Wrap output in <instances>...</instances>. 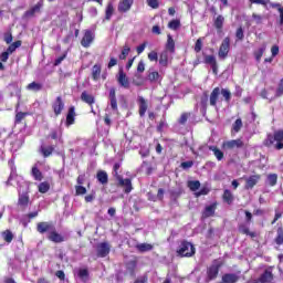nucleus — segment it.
Masks as SVG:
<instances>
[{"label": "nucleus", "instance_id": "nucleus-62", "mask_svg": "<svg viewBox=\"0 0 283 283\" xmlns=\"http://www.w3.org/2000/svg\"><path fill=\"white\" fill-rule=\"evenodd\" d=\"M180 167L181 169H191V167H193V160L182 161Z\"/></svg>", "mask_w": 283, "mask_h": 283}, {"label": "nucleus", "instance_id": "nucleus-9", "mask_svg": "<svg viewBox=\"0 0 283 283\" xmlns=\"http://www.w3.org/2000/svg\"><path fill=\"white\" fill-rule=\"evenodd\" d=\"M238 231H239V233H241V235H249V238H251V240H255V238H258V232L251 231L249 229V224L245 222L238 224Z\"/></svg>", "mask_w": 283, "mask_h": 283}, {"label": "nucleus", "instance_id": "nucleus-44", "mask_svg": "<svg viewBox=\"0 0 283 283\" xmlns=\"http://www.w3.org/2000/svg\"><path fill=\"white\" fill-rule=\"evenodd\" d=\"M109 255V249H99L97 250L96 256H93V260H98V258H107Z\"/></svg>", "mask_w": 283, "mask_h": 283}, {"label": "nucleus", "instance_id": "nucleus-59", "mask_svg": "<svg viewBox=\"0 0 283 283\" xmlns=\"http://www.w3.org/2000/svg\"><path fill=\"white\" fill-rule=\"evenodd\" d=\"M3 238L7 242H12V240L14 239V234H12V232L10 230H7L3 233Z\"/></svg>", "mask_w": 283, "mask_h": 283}, {"label": "nucleus", "instance_id": "nucleus-22", "mask_svg": "<svg viewBox=\"0 0 283 283\" xmlns=\"http://www.w3.org/2000/svg\"><path fill=\"white\" fill-rule=\"evenodd\" d=\"M216 209H218V203L214 202L210 206H207L202 212V218H211L216 216Z\"/></svg>", "mask_w": 283, "mask_h": 283}, {"label": "nucleus", "instance_id": "nucleus-45", "mask_svg": "<svg viewBox=\"0 0 283 283\" xmlns=\"http://www.w3.org/2000/svg\"><path fill=\"white\" fill-rule=\"evenodd\" d=\"M271 8H276L280 12V25H283V7L280 3H271Z\"/></svg>", "mask_w": 283, "mask_h": 283}, {"label": "nucleus", "instance_id": "nucleus-33", "mask_svg": "<svg viewBox=\"0 0 283 283\" xmlns=\"http://www.w3.org/2000/svg\"><path fill=\"white\" fill-rule=\"evenodd\" d=\"M27 90L29 92H41V90H43V84L39 82H31L27 85Z\"/></svg>", "mask_w": 283, "mask_h": 283}, {"label": "nucleus", "instance_id": "nucleus-34", "mask_svg": "<svg viewBox=\"0 0 283 283\" xmlns=\"http://www.w3.org/2000/svg\"><path fill=\"white\" fill-rule=\"evenodd\" d=\"M213 25L218 32H222V28H224V18L222 15H218L214 19Z\"/></svg>", "mask_w": 283, "mask_h": 283}, {"label": "nucleus", "instance_id": "nucleus-25", "mask_svg": "<svg viewBox=\"0 0 283 283\" xmlns=\"http://www.w3.org/2000/svg\"><path fill=\"white\" fill-rule=\"evenodd\" d=\"M196 255V249H179L177 250L178 258H193Z\"/></svg>", "mask_w": 283, "mask_h": 283}, {"label": "nucleus", "instance_id": "nucleus-11", "mask_svg": "<svg viewBox=\"0 0 283 283\" xmlns=\"http://www.w3.org/2000/svg\"><path fill=\"white\" fill-rule=\"evenodd\" d=\"M94 39H95L94 32H92V30H85L84 35L81 40L82 48H90V45L94 43Z\"/></svg>", "mask_w": 283, "mask_h": 283}, {"label": "nucleus", "instance_id": "nucleus-24", "mask_svg": "<svg viewBox=\"0 0 283 283\" xmlns=\"http://www.w3.org/2000/svg\"><path fill=\"white\" fill-rule=\"evenodd\" d=\"M218 98H220V87H214L210 93L211 107H216L218 105Z\"/></svg>", "mask_w": 283, "mask_h": 283}, {"label": "nucleus", "instance_id": "nucleus-53", "mask_svg": "<svg viewBox=\"0 0 283 283\" xmlns=\"http://www.w3.org/2000/svg\"><path fill=\"white\" fill-rule=\"evenodd\" d=\"M87 188L85 186H75V196H85Z\"/></svg>", "mask_w": 283, "mask_h": 283}, {"label": "nucleus", "instance_id": "nucleus-30", "mask_svg": "<svg viewBox=\"0 0 283 283\" xmlns=\"http://www.w3.org/2000/svg\"><path fill=\"white\" fill-rule=\"evenodd\" d=\"M159 65L167 67L169 65V52L163 51L159 55Z\"/></svg>", "mask_w": 283, "mask_h": 283}, {"label": "nucleus", "instance_id": "nucleus-20", "mask_svg": "<svg viewBox=\"0 0 283 283\" xmlns=\"http://www.w3.org/2000/svg\"><path fill=\"white\" fill-rule=\"evenodd\" d=\"M138 266V260H132L126 263V271L130 277H136V269Z\"/></svg>", "mask_w": 283, "mask_h": 283}, {"label": "nucleus", "instance_id": "nucleus-2", "mask_svg": "<svg viewBox=\"0 0 283 283\" xmlns=\"http://www.w3.org/2000/svg\"><path fill=\"white\" fill-rule=\"evenodd\" d=\"M224 266V262L220 259H214L212 263L207 268L206 271V282H213L220 275V270Z\"/></svg>", "mask_w": 283, "mask_h": 283}, {"label": "nucleus", "instance_id": "nucleus-27", "mask_svg": "<svg viewBox=\"0 0 283 283\" xmlns=\"http://www.w3.org/2000/svg\"><path fill=\"white\" fill-rule=\"evenodd\" d=\"M240 276L235 273H226L222 275V283H238Z\"/></svg>", "mask_w": 283, "mask_h": 283}, {"label": "nucleus", "instance_id": "nucleus-29", "mask_svg": "<svg viewBox=\"0 0 283 283\" xmlns=\"http://www.w3.org/2000/svg\"><path fill=\"white\" fill-rule=\"evenodd\" d=\"M258 281L260 283L273 282V272H271L270 270H265L258 279Z\"/></svg>", "mask_w": 283, "mask_h": 283}, {"label": "nucleus", "instance_id": "nucleus-60", "mask_svg": "<svg viewBox=\"0 0 283 283\" xmlns=\"http://www.w3.org/2000/svg\"><path fill=\"white\" fill-rule=\"evenodd\" d=\"M208 103H209V95H207V93H203V96L201 97V107H203V109H207Z\"/></svg>", "mask_w": 283, "mask_h": 283}, {"label": "nucleus", "instance_id": "nucleus-35", "mask_svg": "<svg viewBox=\"0 0 283 283\" xmlns=\"http://www.w3.org/2000/svg\"><path fill=\"white\" fill-rule=\"evenodd\" d=\"M209 150L213 151L217 160H223L224 158V153L222 150H220V148H218L217 146H209Z\"/></svg>", "mask_w": 283, "mask_h": 283}, {"label": "nucleus", "instance_id": "nucleus-8", "mask_svg": "<svg viewBox=\"0 0 283 283\" xmlns=\"http://www.w3.org/2000/svg\"><path fill=\"white\" fill-rule=\"evenodd\" d=\"M117 83L124 90H129V87H132L129 77L127 76V73H125V71H123V70L118 71Z\"/></svg>", "mask_w": 283, "mask_h": 283}, {"label": "nucleus", "instance_id": "nucleus-17", "mask_svg": "<svg viewBox=\"0 0 283 283\" xmlns=\"http://www.w3.org/2000/svg\"><path fill=\"white\" fill-rule=\"evenodd\" d=\"M108 98L111 101V109H113V112H118V99L116 98V88L112 87L109 90Z\"/></svg>", "mask_w": 283, "mask_h": 283}, {"label": "nucleus", "instance_id": "nucleus-4", "mask_svg": "<svg viewBox=\"0 0 283 283\" xmlns=\"http://www.w3.org/2000/svg\"><path fill=\"white\" fill-rule=\"evenodd\" d=\"M44 4L45 3L43 0H39L36 4H34L23 13V19H32V17H35L36 14L41 13V10H43Z\"/></svg>", "mask_w": 283, "mask_h": 283}, {"label": "nucleus", "instance_id": "nucleus-52", "mask_svg": "<svg viewBox=\"0 0 283 283\" xmlns=\"http://www.w3.org/2000/svg\"><path fill=\"white\" fill-rule=\"evenodd\" d=\"M220 94L223 96L226 103H231V91H229L227 88H222L220 91Z\"/></svg>", "mask_w": 283, "mask_h": 283}, {"label": "nucleus", "instance_id": "nucleus-13", "mask_svg": "<svg viewBox=\"0 0 283 283\" xmlns=\"http://www.w3.org/2000/svg\"><path fill=\"white\" fill-rule=\"evenodd\" d=\"M134 6V0H119L117 10L120 14H125V12H129L132 7Z\"/></svg>", "mask_w": 283, "mask_h": 283}, {"label": "nucleus", "instance_id": "nucleus-31", "mask_svg": "<svg viewBox=\"0 0 283 283\" xmlns=\"http://www.w3.org/2000/svg\"><path fill=\"white\" fill-rule=\"evenodd\" d=\"M40 151L43 158H50V156L54 154V146H41Z\"/></svg>", "mask_w": 283, "mask_h": 283}, {"label": "nucleus", "instance_id": "nucleus-19", "mask_svg": "<svg viewBox=\"0 0 283 283\" xmlns=\"http://www.w3.org/2000/svg\"><path fill=\"white\" fill-rule=\"evenodd\" d=\"M48 240H50V242H54L55 244L65 242V238L61 233L56 232V228L53 229L50 234H48Z\"/></svg>", "mask_w": 283, "mask_h": 283}, {"label": "nucleus", "instance_id": "nucleus-58", "mask_svg": "<svg viewBox=\"0 0 283 283\" xmlns=\"http://www.w3.org/2000/svg\"><path fill=\"white\" fill-rule=\"evenodd\" d=\"M179 249H193V243H191L187 240H184V241H181Z\"/></svg>", "mask_w": 283, "mask_h": 283}, {"label": "nucleus", "instance_id": "nucleus-48", "mask_svg": "<svg viewBox=\"0 0 283 283\" xmlns=\"http://www.w3.org/2000/svg\"><path fill=\"white\" fill-rule=\"evenodd\" d=\"M268 182L270 187H275L277 185V174H270L268 176Z\"/></svg>", "mask_w": 283, "mask_h": 283}, {"label": "nucleus", "instance_id": "nucleus-5", "mask_svg": "<svg viewBox=\"0 0 283 283\" xmlns=\"http://www.w3.org/2000/svg\"><path fill=\"white\" fill-rule=\"evenodd\" d=\"M31 201H30V191H23V192H19L18 195V207H20V209L25 210L28 209V207H30Z\"/></svg>", "mask_w": 283, "mask_h": 283}, {"label": "nucleus", "instance_id": "nucleus-36", "mask_svg": "<svg viewBox=\"0 0 283 283\" xmlns=\"http://www.w3.org/2000/svg\"><path fill=\"white\" fill-rule=\"evenodd\" d=\"M31 175L33 176L34 180H38L39 182L43 180V172H41V170L36 166L32 167Z\"/></svg>", "mask_w": 283, "mask_h": 283}, {"label": "nucleus", "instance_id": "nucleus-46", "mask_svg": "<svg viewBox=\"0 0 283 283\" xmlns=\"http://www.w3.org/2000/svg\"><path fill=\"white\" fill-rule=\"evenodd\" d=\"M191 117V113H182L178 119L179 125H187V120Z\"/></svg>", "mask_w": 283, "mask_h": 283}, {"label": "nucleus", "instance_id": "nucleus-28", "mask_svg": "<svg viewBox=\"0 0 283 283\" xmlns=\"http://www.w3.org/2000/svg\"><path fill=\"white\" fill-rule=\"evenodd\" d=\"M138 103H139V111H138L139 116H140V118H143L145 116V114H147V109H148L147 101L145 99V97L139 96Z\"/></svg>", "mask_w": 283, "mask_h": 283}, {"label": "nucleus", "instance_id": "nucleus-6", "mask_svg": "<svg viewBox=\"0 0 283 283\" xmlns=\"http://www.w3.org/2000/svg\"><path fill=\"white\" fill-rule=\"evenodd\" d=\"M56 227L54 226V223L52 221H42V222H39L36 224V231L38 233H41L42 235L44 233H51L54 231Z\"/></svg>", "mask_w": 283, "mask_h": 283}, {"label": "nucleus", "instance_id": "nucleus-55", "mask_svg": "<svg viewBox=\"0 0 283 283\" xmlns=\"http://www.w3.org/2000/svg\"><path fill=\"white\" fill-rule=\"evenodd\" d=\"M168 28L170 30H178V28H180V20L176 19V20H171L169 23H168Z\"/></svg>", "mask_w": 283, "mask_h": 283}, {"label": "nucleus", "instance_id": "nucleus-57", "mask_svg": "<svg viewBox=\"0 0 283 283\" xmlns=\"http://www.w3.org/2000/svg\"><path fill=\"white\" fill-rule=\"evenodd\" d=\"M195 52L196 54H199V52H202V38L197 39L195 43Z\"/></svg>", "mask_w": 283, "mask_h": 283}, {"label": "nucleus", "instance_id": "nucleus-10", "mask_svg": "<svg viewBox=\"0 0 283 283\" xmlns=\"http://www.w3.org/2000/svg\"><path fill=\"white\" fill-rule=\"evenodd\" d=\"M52 109L55 116H61L63 114V109H65V103L63 102V97L57 96L55 101L52 103Z\"/></svg>", "mask_w": 283, "mask_h": 283}, {"label": "nucleus", "instance_id": "nucleus-39", "mask_svg": "<svg viewBox=\"0 0 283 283\" xmlns=\"http://www.w3.org/2000/svg\"><path fill=\"white\" fill-rule=\"evenodd\" d=\"M25 116H30V113H28V112L17 113L15 118H14V125H21V123L24 120Z\"/></svg>", "mask_w": 283, "mask_h": 283}, {"label": "nucleus", "instance_id": "nucleus-26", "mask_svg": "<svg viewBox=\"0 0 283 283\" xmlns=\"http://www.w3.org/2000/svg\"><path fill=\"white\" fill-rule=\"evenodd\" d=\"M165 52H170V54L176 53V41H174V38L171 36V34L167 35V43H166Z\"/></svg>", "mask_w": 283, "mask_h": 283}, {"label": "nucleus", "instance_id": "nucleus-23", "mask_svg": "<svg viewBox=\"0 0 283 283\" xmlns=\"http://www.w3.org/2000/svg\"><path fill=\"white\" fill-rule=\"evenodd\" d=\"M96 179H97V182H99V185H103V186L109 182V176L105 170H98L96 174Z\"/></svg>", "mask_w": 283, "mask_h": 283}, {"label": "nucleus", "instance_id": "nucleus-37", "mask_svg": "<svg viewBox=\"0 0 283 283\" xmlns=\"http://www.w3.org/2000/svg\"><path fill=\"white\" fill-rule=\"evenodd\" d=\"M275 244L283 247V228L279 227L276 230V237L274 239Z\"/></svg>", "mask_w": 283, "mask_h": 283}, {"label": "nucleus", "instance_id": "nucleus-42", "mask_svg": "<svg viewBox=\"0 0 283 283\" xmlns=\"http://www.w3.org/2000/svg\"><path fill=\"white\" fill-rule=\"evenodd\" d=\"M40 193H48L50 191V182L43 181L38 186Z\"/></svg>", "mask_w": 283, "mask_h": 283}, {"label": "nucleus", "instance_id": "nucleus-43", "mask_svg": "<svg viewBox=\"0 0 283 283\" xmlns=\"http://www.w3.org/2000/svg\"><path fill=\"white\" fill-rule=\"evenodd\" d=\"M188 188L190 191H198V189H200V180L188 181Z\"/></svg>", "mask_w": 283, "mask_h": 283}, {"label": "nucleus", "instance_id": "nucleus-61", "mask_svg": "<svg viewBox=\"0 0 283 283\" xmlns=\"http://www.w3.org/2000/svg\"><path fill=\"white\" fill-rule=\"evenodd\" d=\"M251 3H255L256 6L266 7L268 3H271V0H249Z\"/></svg>", "mask_w": 283, "mask_h": 283}, {"label": "nucleus", "instance_id": "nucleus-51", "mask_svg": "<svg viewBox=\"0 0 283 283\" xmlns=\"http://www.w3.org/2000/svg\"><path fill=\"white\" fill-rule=\"evenodd\" d=\"M241 129H242V119L238 118V119H235V122L232 125V132L238 134V132H240Z\"/></svg>", "mask_w": 283, "mask_h": 283}, {"label": "nucleus", "instance_id": "nucleus-3", "mask_svg": "<svg viewBox=\"0 0 283 283\" xmlns=\"http://www.w3.org/2000/svg\"><path fill=\"white\" fill-rule=\"evenodd\" d=\"M231 51V38L227 36L223 39L219 46L218 56L222 61L229 56V52Z\"/></svg>", "mask_w": 283, "mask_h": 283}, {"label": "nucleus", "instance_id": "nucleus-40", "mask_svg": "<svg viewBox=\"0 0 283 283\" xmlns=\"http://www.w3.org/2000/svg\"><path fill=\"white\" fill-rule=\"evenodd\" d=\"M264 52H266V46H262L259 50L254 51L253 55L255 57L256 63L262 61V56H264Z\"/></svg>", "mask_w": 283, "mask_h": 283}, {"label": "nucleus", "instance_id": "nucleus-50", "mask_svg": "<svg viewBox=\"0 0 283 283\" xmlns=\"http://www.w3.org/2000/svg\"><path fill=\"white\" fill-rule=\"evenodd\" d=\"M147 78L150 83H155V81H158V78H160V73H158V71L150 72L147 75Z\"/></svg>", "mask_w": 283, "mask_h": 283}, {"label": "nucleus", "instance_id": "nucleus-1", "mask_svg": "<svg viewBox=\"0 0 283 283\" xmlns=\"http://www.w3.org/2000/svg\"><path fill=\"white\" fill-rule=\"evenodd\" d=\"M263 145L264 147H273L274 145V149H283V129L275 130L273 135L269 134Z\"/></svg>", "mask_w": 283, "mask_h": 283}, {"label": "nucleus", "instance_id": "nucleus-63", "mask_svg": "<svg viewBox=\"0 0 283 283\" xmlns=\"http://www.w3.org/2000/svg\"><path fill=\"white\" fill-rule=\"evenodd\" d=\"M120 169V164L119 163H115L114 166H113V171H114V177L115 179H118V176H120L118 174V170Z\"/></svg>", "mask_w": 283, "mask_h": 283}, {"label": "nucleus", "instance_id": "nucleus-16", "mask_svg": "<svg viewBox=\"0 0 283 283\" xmlns=\"http://www.w3.org/2000/svg\"><path fill=\"white\" fill-rule=\"evenodd\" d=\"M75 120H76V107L71 106L66 114V122H65L66 127L74 125Z\"/></svg>", "mask_w": 283, "mask_h": 283}, {"label": "nucleus", "instance_id": "nucleus-14", "mask_svg": "<svg viewBox=\"0 0 283 283\" xmlns=\"http://www.w3.org/2000/svg\"><path fill=\"white\" fill-rule=\"evenodd\" d=\"M260 180H262L261 175H251L249 178L245 179L244 188L247 190L253 189V187H255V185H258V182H260Z\"/></svg>", "mask_w": 283, "mask_h": 283}, {"label": "nucleus", "instance_id": "nucleus-12", "mask_svg": "<svg viewBox=\"0 0 283 283\" xmlns=\"http://www.w3.org/2000/svg\"><path fill=\"white\" fill-rule=\"evenodd\" d=\"M117 186L124 188V192L126 193H132V190L134 187L132 186V179L126 178L124 179L123 176H117Z\"/></svg>", "mask_w": 283, "mask_h": 283}, {"label": "nucleus", "instance_id": "nucleus-47", "mask_svg": "<svg viewBox=\"0 0 283 283\" xmlns=\"http://www.w3.org/2000/svg\"><path fill=\"white\" fill-rule=\"evenodd\" d=\"M146 3L153 10H158L160 8V0H146Z\"/></svg>", "mask_w": 283, "mask_h": 283}, {"label": "nucleus", "instance_id": "nucleus-54", "mask_svg": "<svg viewBox=\"0 0 283 283\" xmlns=\"http://www.w3.org/2000/svg\"><path fill=\"white\" fill-rule=\"evenodd\" d=\"M237 41H244V29L239 27L235 31Z\"/></svg>", "mask_w": 283, "mask_h": 283}, {"label": "nucleus", "instance_id": "nucleus-49", "mask_svg": "<svg viewBox=\"0 0 283 283\" xmlns=\"http://www.w3.org/2000/svg\"><path fill=\"white\" fill-rule=\"evenodd\" d=\"M80 280H87L90 277V271L87 269H80L77 272Z\"/></svg>", "mask_w": 283, "mask_h": 283}, {"label": "nucleus", "instance_id": "nucleus-7", "mask_svg": "<svg viewBox=\"0 0 283 283\" xmlns=\"http://www.w3.org/2000/svg\"><path fill=\"white\" fill-rule=\"evenodd\" d=\"M222 149H242L244 147V142H242L241 138L232 139V140H226L221 145Z\"/></svg>", "mask_w": 283, "mask_h": 283}, {"label": "nucleus", "instance_id": "nucleus-64", "mask_svg": "<svg viewBox=\"0 0 283 283\" xmlns=\"http://www.w3.org/2000/svg\"><path fill=\"white\" fill-rule=\"evenodd\" d=\"M148 60L149 61H158V52L151 51L148 53Z\"/></svg>", "mask_w": 283, "mask_h": 283}, {"label": "nucleus", "instance_id": "nucleus-15", "mask_svg": "<svg viewBox=\"0 0 283 283\" xmlns=\"http://www.w3.org/2000/svg\"><path fill=\"white\" fill-rule=\"evenodd\" d=\"M81 101L83 103H86V105L93 109L94 103H96V97H94V95L87 93V91H83L81 94Z\"/></svg>", "mask_w": 283, "mask_h": 283}, {"label": "nucleus", "instance_id": "nucleus-41", "mask_svg": "<svg viewBox=\"0 0 283 283\" xmlns=\"http://www.w3.org/2000/svg\"><path fill=\"white\" fill-rule=\"evenodd\" d=\"M129 52H132V48H129V45H124V48L119 54V60L125 61V59H127V56H129Z\"/></svg>", "mask_w": 283, "mask_h": 283}, {"label": "nucleus", "instance_id": "nucleus-18", "mask_svg": "<svg viewBox=\"0 0 283 283\" xmlns=\"http://www.w3.org/2000/svg\"><path fill=\"white\" fill-rule=\"evenodd\" d=\"M205 63L210 65L213 74L218 75V61H216L214 55H206Z\"/></svg>", "mask_w": 283, "mask_h": 283}, {"label": "nucleus", "instance_id": "nucleus-56", "mask_svg": "<svg viewBox=\"0 0 283 283\" xmlns=\"http://www.w3.org/2000/svg\"><path fill=\"white\" fill-rule=\"evenodd\" d=\"M65 59H67V51H65L61 56L55 59L54 66L56 67V66L61 65V63H63V61H65Z\"/></svg>", "mask_w": 283, "mask_h": 283}, {"label": "nucleus", "instance_id": "nucleus-21", "mask_svg": "<svg viewBox=\"0 0 283 283\" xmlns=\"http://www.w3.org/2000/svg\"><path fill=\"white\" fill-rule=\"evenodd\" d=\"M103 72V67L101 64H94L92 70H91V76L93 81H101V74Z\"/></svg>", "mask_w": 283, "mask_h": 283}, {"label": "nucleus", "instance_id": "nucleus-32", "mask_svg": "<svg viewBox=\"0 0 283 283\" xmlns=\"http://www.w3.org/2000/svg\"><path fill=\"white\" fill-rule=\"evenodd\" d=\"M222 200L227 202V205H233V200H234L233 192H231V190L229 189H226L222 195Z\"/></svg>", "mask_w": 283, "mask_h": 283}, {"label": "nucleus", "instance_id": "nucleus-38", "mask_svg": "<svg viewBox=\"0 0 283 283\" xmlns=\"http://www.w3.org/2000/svg\"><path fill=\"white\" fill-rule=\"evenodd\" d=\"M114 15V3L108 2L105 9V19L106 21H109L112 17Z\"/></svg>", "mask_w": 283, "mask_h": 283}]
</instances>
